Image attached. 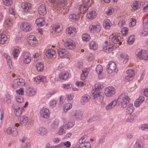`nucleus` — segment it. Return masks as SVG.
I'll return each instance as SVG.
<instances>
[{
    "mask_svg": "<svg viewBox=\"0 0 148 148\" xmlns=\"http://www.w3.org/2000/svg\"><path fill=\"white\" fill-rule=\"evenodd\" d=\"M130 98L129 97L124 93L121 94L117 99L119 103L121 105L123 108L126 107L129 102Z\"/></svg>",
    "mask_w": 148,
    "mask_h": 148,
    "instance_id": "f257e3e1",
    "label": "nucleus"
},
{
    "mask_svg": "<svg viewBox=\"0 0 148 148\" xmlns=\"http://www.w3.org/2000/svg\"><path fill=\"white\" fill-rule=\"evenodd\" d=\"M136 57L140 59L148 60V51L144 50L137 51L136 52Z\"/></svg>",
    "mask_w": 148,
    "mask_h": 148,
    "instance_id": "f03ea898",
    "label": "nucleus"
},
{
    "mask_svg": "<svg viewBox=\"0 0 148 148\" xmlns=\"http://www.w3.org/2000/svg\"><path fill=\"white\" fill-rule=\"evenodd\" d=\"M92 94L93 99L96 100L98 101L101 102L104 99V95L100 91L98 92H96L95 93L94 90L92 91Z\"/></svg>",
    "mask_w": 148,
    "mask_h": 148,
    "instance_id": "7ed1b4c3",
    "label": "nucleus"
},
{
    "mask_svg": "<svg viewBox=\"0 0 148 148\" xmlns=\"http://www.w3.org/2000/svg\"><path fill=\"white\" fill-rule=\"evenodd\" d=\"M25 84V82L23 79L22 78L17 79L13 81L12 87L13 88H16L23 86Z\"/></svg>",
    "mask_w": 148,
    "mask_h": 148,
    "instance_id": "20e7f679",
    "label": "nucleus"
},
{
    "mask_svg": "<svg viewBox=\"0 0 148 148\" xmlns=\"http://www.w3.org/2000/svg\"><path fill=\"white\" fill-rule=\"evenodd\" d=\"M65 47L67 49L73 50L75 48V42L70 39H67L64 44Z\"/></svg>",
    "mask_w": 148,
    "mask_h": 148,
    "instance_id": "39448f33",
    "label": "nucleus"
},
{
    "mask_svg": "<svg viewBox=\"0 0 148 148\" xmlns=\"http://www.w3.org/2000/svg\"><path fill=\"white\" fill-rule=\"evenodd\" d=\"M22 60L25 64H28L31 61L30 54L27 52H23L22 54Z\"/></svg>",
    "mask_w": 148,
    "mask_h": 148,
    "instance_id": "423d86ee",
    "label": "nucleus"
},
{
    "mask_svg": "<svg viewBox=\"0 0 148 148\" xmlns=\"http://www.w3.org/2000/svg\"><path fill=\"white\" fill-rule=\"evenodd\" d=\"M12 107L14 110L15 115L17 116H20L23 111V107L21 108L17 103H14L12 105Z\"/></svg>",
    "mask_w": 148,
    "mask_h": 148,
    "instance_id": "0eeeda50",
    "label": "nucleus"
},
{
    "mask_svg": "<svg viewBox=\"0 0 148 148\" xmlns=\"http://www.w3.org/2000/svg\"><path fill=\"white\" fill-rule=\"evenodd\" d=\"M114 88L112 87H108L106 88L105 90V95L107 97H110L114 95L115 93Z\"/></svg>",
    "mask_w": 148,
    "mask_h": 148,
    "instance_id": "6e6552de",
    "label": "nucleus"
},
{
    "mask_svg": "<svg viewBox=\"0 0 148 148\" xmlns=\"http://www.w3.org/2000/svg\"><path fill=\"white\" fill-rule=\"evenodd\" d=\"M71 115L73 118L81 119L82 117L83 113L79 110H75L72 112Z\"/></svg>",
    "mask_w": 148,
    "mask_h": 148,
    "instance_id": "1a4fd4ad",
    "label": "nucleus"
},
{
    "mask_svg": "<svg viewBox=\"0 0 148 148\" xmlns=\"http://www.w3.org/2000/svg\"><path fill=\"white\" fill-rule=\"evenodd\" d=\"M58 52L59 56L60 58H64L68 57V52L65 49L60 48L58 49Z\"/></svg>",
    "mask_w": 148,
    "mask_h": 148,
    "instance_id": "9d476101",
    "label": "nucleus"
},
{
    "mask_svg": "<svg viewBox=\"0 0 148 148\" xmlns=\"http://www.w3.org/2000/svg\"><path fill=\"white\" fill-rule=\"evenodd\" d=\"M21 29L25 31L28 32L32 30V27L30 24L28 22H25L22 23L21 26Z\"/></svg>",
    "mask_w": 148,
    "mask_h": 148,
    "instance_id": "9b49d317",
    "label": "nucleus"
},
{
    "mask_svg": "<svg viewBox=\"0 0 148 148\" xmlns=\"http://www.w3.org/2000/svg\"><path fill=\"white\" fill-rule=\"evenodd\" d=\"M121 40V38L120 36L114 35L111 38L112 42L114 44H116V46H115L116 48L121 44L122 42L120 41Z\"/></svg>",
    "mask_w": 148,
    "mask_h": 148,
    "instance_id": "f8f14e48",
    "label": "nucleus"
},
{
    "mask_svg": "<svg viewBox=\"0 0 148 148\" xmlns=\"http://www.w3.org/2000/svg\"><path fill=\"white\" fill-rule=\"evenodd\" d=\"M116 67V64L112 61H110L107 66V72L109 73H111L115 71Z\"/></svg>",
    "mask_w": 148,
    "mask_h": 148,
    "instance_id": "ddd939ff",
    "label": "nucleus"
},
{
    "mask_svg": "<svg viewBox=\"0 0 148 148\" xmlns=\"http://www.w3.org/2000/svg\"><path fill=\"white\" fill-rule=\"evenodd\" d=\"M27 41L29 44L32 46H35L37 43L35 36L33 35H30L27 38Z\"/></svg>",
    "mask_w": 148,
    "mask_h": 148,
    "instance_id": "4468645a",
    "label": "nucleus"
},
{
    "mask_svg": "<svg viewBox=\"0 0 148 148\" xmlns=\"http://www.w3.org/2000/svg\"><path fill=\"white\" fill-rule=\"evenodd\" d=\"M41 116L45 119H47L49 117L50 113L48 109L43 108L40 111Z\"/></svg>",
    "mask_w": 148,
    "mask_h": 148,
    "instance_id": "2eb2a0df",
    "label": "nucleus"
},
{
    "mask_svg": "<svg viewBox=\"0 0 148 148\" xmlns=\"http://www.w3.org/2000/svg\"><path fill=\"white\" fill-rule=\"evenodd\" d=\"M7 133L8 134H11L13 136H16L18 134V132L16 129L14 127L11 128L9 127L6 130Z\"/></svg>",
    "mask_w": 148,
    "mask_h": 148,
    "instance_id": "dca6fc26",
    "label": "nucleus"
},
{
    "mask_svg": "<svg viewBox=\"0 0 148 148\" xmlns=\"http://www.w3.org/2000/svg\"><path fill=\"white\" fill-rule=\"evenodd\" d=\"M66 32L71 36H73L76 34V30L75 27H69L66 29Z\"/></svg>",
    "mask_w": 148,
    "mask_h": 148,
    "instance_id": "f3484780",
    "label": "nucleus"
},
{
    "mask_svg": "<svg viewBox=\"0 0 148 148\" xmlns=\"http://www.w3.org/2000/svg\"><path fill=\"white\" fill-rule=\"evenodd\" d=\"M55 53V51L53 49H48L46 51L45 55L47 58H51L53 57Z\"/></svg>",
    "mask_w": 148,
    "mask_h": 148,
    "instance_id": "a211bd4d",
    "label": "nucleus"
},
{
    "mask_svg": "<svg viewBox=\"0 0 148 148\" xmlns=\"http://www.w3.org/2000/svg\"><path fill=\"white\" fill-rule=\"evenodd\" d=\"M101 27L99 25H92L91 27H90V30L91 32H98L100 30Z\"/></svg>",
    "mask_w": 148,
    "mask_h": 148,
    "instance_id": "6ab92c4d",
    "label": "nucleus"
},
{
    "mask_svg": "<svg viewBox=\"0 0 148 148\" xmlns=\"http://www.w3.org/2000/svg\"><path fill=\"white\" fill-rule=\"evenodd\" d=\"M71 144L70 143L69 141H67L65 143H61L59 145L56 146L52 147H51V148H61V147H63L64 146H66L67 147H69L70 146Z\"/></svg>",
    "mask_w": 148,
    "mask_h": 148,
    "instance_id": "aec40b11",
    "label": "nucleus"
},
{
    "mask_svg": "<svg viewBox=\"0 0 148 148\" xmlns=\"http://www.w3.org/2000/svg\"><path fill=\"white\" fill-rule=\"evenodd\" d=\"M28 121V119L25 116L21 117L20 120V123L22 126H25L26 125Z\"/></svg>",
    "mask_w": 148,
    "mask_h": 148,
    "instance_id": "412c9836",
    "label": "nucleus"
},
{
    "mask_svg": "<svg viewBox=\"0 0 148 148\" xmlns=\"http://www.w3.org/2000/svg\"><path fill=\"white\" fill-rule=\"evenodd\" d=\"M112 25L110 21L109 20L105 19L104 20L103 25L105 29H109L110 27Z\"/></svg>",
    "mask_w": 148,
    "mask_h": 148,
    "instance_id": "4be33fe9",
    "label": "nucleus"
},
{
    "mask_svg": "<svg viewBox=\"0 0 148 148\" xmlns=\"http://www.w3.org/2000/svg\"><path fill=\"white\" fill-rule=\"evenodd\" d=\"M36 23V24L39 26H42L45 24V22L44 18L42 17L39 18L37 19Z\"/></svg>",
    "mask_w": 148,
    "mask_h": 148,
    "instance_id": "5701e85b",
    "label": "nucleus"
},
{
    "mask_svg": "<svg viewBox=\"0 0 148 148\" xmlns=\"http://www.w3.org/2000/svg\"><path fill=\"white\" fill-rule=\"evenodd\" d=\"M117 103V101L116 100H113L106 107V110H109L113 108L115 106Z\"/></svg>",
    "mask_w": 148,
    "mask_h": 148,
    "instance_id": "b1692460",
    "label": "nucleus"
},
{
    "mask_svg": "<svg viewBox=\"0 0 148 148\" xmlns=\"http://www.w3.org/2000/svg\"><path fill=\"white\" fill-rule=\"evenodd\" d=\"M96 12L94 10H91L87 15V17L90 19L95 18L96 15Z\"/></svg>",
    "mask_w": 148,
    "mask_h": 148,
    "instance_id": "393cba45",
    "label": "nucleus"
},
{
    "mask_svg": "<svg viewBox=\"0 0 148 148\" xmlns=\"http://www.w3.org/2000/svg\"><path fill=\"white\" fill-rule=\"evenodd\" d=\"M90 97L88 95H85L83 96L81 101L82 104L83 105H84L85 103L88 102L90 100Z\"/></svg>",
    "mask_w": 148,
    "mask_h": 148,
    "instance_id": "a878e982",
    "label": "nucleus"
},
{
    "mask_svg": "<svg viewBox=\"0 0 148 148\" xmlns=\"http://www.w3.org/2000/svg\"><path fill=\"white\" fill-rule=\"evenodd\" d=\"M58 120L56 119L51 123V127L52 129H56L58 127Z\"/></svg>",
    "mask_w": 148,
    "mask_h": 148,
    "instance_id": "bb28decb",
    "label": "nucleus"
},
{
    "mask_svg": "<svg viewBox=\"0 0 148 148\" xmlns=\"http://www.w3.org/2000/svg\"><path fill=\"white\" fill-rule=\"evenodd\" d=\"M113 46L110 45L108 46H104L103 48L104 51L107 53H109L112 51L114 49Z\"/></svg>",
    "mask_w": 148,
    "mask_h": 148,
    "instance_id": "cd10ccee",
    "label": "nucleus"
},
{
    "mask_svg": "<svg viewBox=\"0 0 148 148\" xmlns=\"http://www.w3.org/2000/svg\"><path fill=\"white\" fill-rule=\"evenodd\" d=\"M79 16L78 14H72L69 15V17L70 21L75 22L77 20L78 18H79Z\"/></svg>",
    "mask_w": 148,
    "mask_h": 148,
    "instance_id": "c85d7f7f",
    "label": "nucleus"
},
{
    "mask_svg": "<svg viewBox=\"0 0 148 148\" xmlns=\"http://www.w3.org/2000/svg\"><path fill=\"white\" fill-rule=\"evenodd\" d=\"M47 131V129L43 127H40L37 130L38 133L42 135L46 134Z\"/></svg>",
    "mask_w": 148,
    "mask_h": 148,
    "instance_id": "c756f323",
    "label": "nucleus"
},
{
    "mask_svg": "<svg viewBox=\"0 0 148 148\" xmlns=\"http://www.w3.org/2000/svg\"><path fill=\"white\" fill-rule=\"evenodd\" d=\"M69 75V74L67 72H63L60 74L59 77L60 79L65 80L68 78Z\"/></svg>",
    "mask_w": 148,
    "mask_h": 148,
    "instance_id": "7c9ffc66",
    "label": "nucleus"
},
{
    "mask_svg": "<svg viewBox=\"0 0 148 148\" xmlns=\"http://www.w3.org/2000/svg\"><path fill=\"white\" fill-rule=\"evenodd\" d=\"M140 3L138 1H136L133 3L132 7L134 9H138L140 8Z\"/></svg>",
    "mask_w": 148,
    "mask_h": 148,
    "instance_id": "2f4dec72",
    "label": "nucleus"
},
{
    "mask_svg": "<svg viewBox=\"0 0 148 148\" xmlns=\"http://www.w3.org/2000/svg\"><path fill=\"white\" fill-rule=\"evenodd\" d=\"M21 7L23 9H29L31 8V4L29 3H23L21 4Z\"/></svg>",
    "mask_w": 148,
    "mask_h": 148,
    "instance_id": "473e14b6",
    "label": "nucleus"
},
{
    "mask_svg": "<svg viewBox=\"0 0 148 148\" xmlns=\"http://www.w3.org/2000/svg\"><path fill=\"white\" fill-rule=\"evenodd\" d=\"M120 57L124 59L123 62L124 64H125L129 60V56L127 55L125 53L121 54L120 55Z\"/></svg>",
    "mask_w": 148,
    "mask_h": 148,
    "instance_id": "72a5a7b5",
    "label": "nucleus"
},
{
    "mask_svg": "<svg viewBox=\"0 0 148 148\" xmlns=\"http://www.w3.org/2000/svg\"><path fill=\"white\" fill-rule=\"evenodd\" d=\"M7 36L4 34H0V43L3 44L7 40Z\"/></svg>",
    "mask_w": 148,
    "mask_h": 148,
    "instance_id": "f704fd0d",
    "label": "nucleus"
},
{
    "mask_svg": "<svg viewBox=\"0 0 148 148\" xmlns=\"http://www.w3.org/2000/svg\"><path fill=\"white\" fill-rule=\"evenodd\" d=\"M89 47L90 49L95 50L97 49V45L95 41H92L89 43Z\"/></svg>",
    "mask_w": 148,
    "mask_h": 148,
    "instance_id": "c9c22d12",
    "label": "nucleus"
},
{
    "mask_svg": "<svg viewBox=\"0 0 148 148\" xmlns=\"http://www.w3.org/2000/svg\"><path fill=\"white\" fill-rule=\"evenodd\" d=\"M90 0H84L83 4L82 7V8H88L90 5Z\"/></svg>",
    "mask_w": 148,
    "mask_h": 148,
    "instance_id": "e433bc0d",
    "label": "nucleus"
},
{
    "mask_svg": "<svg viewBox=\"0 0 148 148\" xmlns=\"http://www.w3.org/2000/svg\"><path fill=\"white\" fill-rule=\"evenodd\" d=\"M74 122L69 121L67 124L63 125V126L65 128L67 129L71 128L74 125Z\"/></svg>",
    "mask_w": 148,
    "mask_h": 148,
    "instance_id": "4c0bfd02",
    "label": "nucleus"
},
{
    "mask_svg": "<svg viewBox=\"0 0 148 148\" xmlns=\"http://www.w3.org/2000/svg\"><path fill=\"white\" fill-rule=\"evenodd\" d=\"M72 107V105L71 103H67L66 104L64 107V111L66 112L69 110Z\"/></svg>",
    "mask_w": 148,
    "mask_h": 148,
    "instance_id": "58836bf2",
    "label": "nucleus"
},
{
    "mask_svg": "<svg viewBox=\"0 0 148 148\" xmlns=\"http://www.w3.org/2000/svg\"><path fill=\"white\" fill-rule=\"evenodd\" d=\"M36 66L37 69L38 71H41L43 69L44 66L41 62L37 63L36 64Z\"/></svg>",
    "mask_w": 148,
    "mask_h": 148,
    "instance_id": "ea45409f",
    "label": "nucleus"
},
{
    "mask_svg": "<svg viewBox=\"0 0 148 148\" xmlns=\"http://www.w3.org/2000/svg\"><path fill=\"white\" fill-rule=\"evenodd\" d=\"M87 138V136L86 135L84 136L81 138L79 140V144H85L87 142L86 141V139Z\"/></svg>",
    "mask_w": 148,
    "mask_h": 148,
    "instance_id": "a19ab883",
    "label": "nucleus"
},
{
    "mask_svg": "<svg viewBox=\"0 0 148 148\" xmlns=\"http://www.w3.org/2000/svg\"><path fill=\"white\" fill-rule=\"evenodd\" d=\"M61 28L59 25H56L53 26V29L58 33H59L61 31Z\"/></svg>",
    "mask_w": 148,
    "mask_h": 148,
    "instance_id": "79ce46f5",
    "label": "nucleus"
},
{
    "mask_svg": "<svg viewBox=\"0 0 148 148\" xmlns=\"http://www.w3.org/2000/svg\"><path fill=\"white\" fill-rule=\"evenodd\" d=\"M96 71L98 75L100 74L103 71L102 67L100 65H98L96 68Z\"/></svg>",
    "mask_w": 148,
    "mask_h": 148,
    "instance_id": "37998d69",
    "label": "nucleus"
},
{
    "mask_svg": "<svg viewBox=\"0 0 148 148\" xmlns=\"http://www.w3.org/2000/svg\"><path fill=\"white\" fill-rule=\"evenodd\" d=\"M27 92L29 95L31 96L36 94V91L34 89L29 88L27 90Z\"/></svg>",
    "mask_w": 148,
    "mask_h": 148,
    "instance_id": "c03bdc74",
    "label": "nucleus"
},
{
    "mask_svg": "<svg viewBox=\"0 0 148 148\" xmlns=\"http://www.w3.org/2000/svg\"><path fill=\"white\" fill-rule=\"evenodd\" d=\"M13 18H11L7 19L5 20V22L8 27H11L12 25V21Z\"/></svg>",
    "mask_w": 148,
    "mask_h": 148,
    "instance_id": "a18cd8bd",
    "label": "nucleus"
},
{
    "mask_svg": "<svg viewBox=\"0 0 148 148\" xmlns=\"http://www.w3.org/2000/svg\"><path fill=\"white\" fill-rule=\"evenodd\" d=\"M134 106L132 104H130L129 105L128 107H127V112L128 113L131 114L133 111Z\"/></svg>",
    "mask_w": 148,
    "mask_h": 148,
    "instance_id": "49530a36",
    "label": "nucleus"
},
{
    "mask_svg": "<svg viewBox=\"0 0 148 148\" xmlns=\"http://www.w3.org/2000/svg\"><path fill=\"white\" fill-rule=\"evenodd\" d=\"M20 52L19 49H14L12 51V54L14 58L17 57Z\"/></svg>",
    "mask_w": 148,
    "mask_h": 148,
    "instance_id": "de8ad7c7",
    "label": "nucleus"
},
{
    "mask_svg": "<svg viewBox=\"0 0 148 148\" xmlns=\"http://www.w3.org/2000/svg\"><path fill=\"white\" fill-rule=\"evenodd\" d=\"M82 38L84 41H89L90 39L89 36L87 34H83L82 35Z\"/></svg>",
    "mask_w": 148,
    "mask_h": 148,
    "instance_id": "09e8293b",
    "label": "nucleus"
},
{
    "mask_svg": "<svg viewBox=\"0 0 148 148\" xmlns=\"http://www.w3.org/2000/svg\"><path fill=\"white\" fill-rule=\"evenodd\" d=\"M134 36L133 35H131L129 38L127 42L130 45H131L134 42Z\"/></svg>",
    "mask_w": 148,
    "mask_h": 148,
    "instance_id": "8fccbe9b",
    "label": "nucleus"
},
{
    "mask_svg": "<svg viewBox=\"0 0 148 148\" xmlns=\"http://www.w3.org/2000/svg\"><path fill=\"white\" fill-rule=\"evenodd\" d=\"M103 86L100 84H97L95 85V89L94 90L95 92H98V91H100L99 90L103 88Z\"/></svg>",
    "mask_w": 148,
    "mask_h": 148,
    "instance_id": "3c124183",
    "label": "nucleus"
},
{
    "mask_svg": "<svg viewBox=\"0 0 148 148\" xmlns=\"http://www.w3.org/2000/svg\"><path fill=\"white\" fill-rule=\"evenodd\" d=\"M3 2L4 4L7 6L11 5L12 3V0H3Z\"/></svg>",
    "mask_w": 148,
    "mask_h": 148,
    "instance_id": "603ef678",
    "label": "nucleus"
},
{
    "mask_svg": "<svg viewBox=\"0 0 148 148\" xmlns=\"http://www.w3.org/2000/svg\"><path fill=\"white\" fill-rule=\"evenodd\" d=\"M126 73L127 75L133 77L134 76V72L132 69L128 70L126 71Z\"/></svg>",
    "mask_w": 148,
    "mask_h": 148,
    "instance_id": "864d4df0",
    "label": "nucleus"
},
{
    "mask_svg": "<svg viewBox=\"0 0 148 148\" xmlns=\"http://www.w3.org/2000/svg\"><path fill=\"white\" fill-rule=\"evenodd\" d=\"M63 127V126H61L59 129L58 134L60 135H62L65 133V131Z\"/></svg>",
    "mask_w": 148,
    "mask_h": 148,
    "instance_id": "5fc2aeb1",
    "label": "nucleus"
},
{
    "mask_svg": "<svg viewBox=\"0 0 148 148\" xmlns=\"http://www.w3.org/2000/svg\"><path fill=\"white\" fill-rule=\"evenodd\" d=\"M128 30V29L127 27H124L122 29L121 32L123 36H125L127 35Z\"/></svg>",
    "mask_w": 148,
    "mask_h": 148,
    "instance_id": "6e6d98bb",
    "label": "nucleus"
},
{
    "mask_svg": "<svg viewBox=\"0 0 148 148\" xmlns=\"http://www.w3.org/2000/svg\"><path fill=\"white\" fill-rule=\"evenodd\" d=\"M57 101L55 100H51L50 101L49 103L50 106L52 108H53L55 107Z\"/></svg>",
    "mask_w": 148,
    "mask_h": 148,
    "instance_id": "4d7b16f0",
    "label": "nucleus"
},
{
    "mask_svg": "<svg viewBox=\"0 0 148 148\" xmlns=\"http://www.w3.org/2000/svg\"><path fill=\"white\" fill-rule=\"evenodd\" d=\"M37 79L40 82H45L46 80V78L44 76H38L37 77Z\"/></svg>",
    "mask_w": 148,
    "mask_h": 148,
    "instance_id": "13d9d810",
    "label": "nucleus"
},
{
    "mask_svg": "<svg viewBox=\"0 0 148 148\" xmlns=\"http://www.w3.org/2000/svg\"><path fill=\"white\" fill-rule=\"evenodd\" d=\"M16 100L17 102L21 103L23 102V99L21 96H18L16 97Z\"/></svg>",
    "mask_w": 148,
    "mask_h": 148,
    "instance_id": "bf43d9fd",
    "label": "nucleus"
},
{
    "mask_svg": "<svg viewBox=\"0 0 148 148\" xmlns=\"http://www.w3.org/2000/svg\"><path fill=\"white\" fill-rule=\"evenodd\" d=\"M9 12L10 14L9 17H11V18H14L15 13L14 11V10H9Z\"/></svg>",
    "mask_w": 148,
    "mask_h": 148,
    "instance_id": "052dcab7",
    "label": "nucleus"
},
{
    "mask_svg": "<svg viewBox=\"0 0 148 148\" xmlns=\"http://www.w3.org/2000/svg\"><path fill=\"white\" fill-rule=\"evenodd\" d=\"M140 128L142 130H148V124H143L140 126Z\"/></svg>",
    "mask_w": 148,
    "mask_h": 148,
    "instance_id": "680f3d73",
    "label": "nucleus"
},
{
    "mask_svg": "<svg viewBox=\"0 0 148 148\" xmlns=\"http://www.w3.org/2000/svg\"><path fill=\"white\" fill-rule=\"evenodd\" d=\"M148 34V29L147 28H145L141 32V35L143 36H146Z\"/></svg>",
    "mask_w": 148,
    "mask_h": 148,
    "instance_id": "e2e57ef3",
    "label": "nucleus"
},
{
    "mask_svg": "<svg viewBox=\"0 0 148 148\" xmlns=\"http://www.w3.org/2000/svg\"><path fill=\"white\" fill-rule=\"evenodd\" d=\"M46 10H38V12L39 14L41 15H45L47 13Z\"/></svg>",
    "mask_w": 148,
    "mask_h": 148,
    "instance_id": "0e129e2a",
    "label": "nucleus"
},
{
    "mask_svg": "<svg viewBox=\"0 0 148 148\" xmlns=\"http://www.w3.org/2000/svg\"><path fill=\"white\" fill-rule=\"evenodd\" d=\"M16 91L17 94L22 95L24 94V91L23 89L22 88H21L17 90Z\"/></svg>",
    "mask_w": 148,
    "mask_h": 148,
    "instance_id": "69168bd1",
    "label": "nucleus"
},
{
    "mask_svg": "<svg viewBox=\"0 0 148 148\" xmlns=\"http://www.w3.org/2000/svg\"><path fill=\"white\" fill-rule=\"evenodd\" d=\"M62 87L64 89H68L71 88V85L70 84H63L62 85Z\"/></svg>",
    "mask_w": 148,
    "mask_h": 148,
    "instance_id": "338daca9",
    "label": "nucleus"
},
{
    "mask_svg": "<svg viewBox=\"0 0 148 148\" xmlns=\"http://www.w3.org/2000/svg\"><path fill=\"white\" fill-rule=\"evenodd\" d=\"M134 148H143V147L139 143H136L134 145Z\"/></svg>",
    "mask_w": 148,
    "mask_h": 148,
    "instance_id": "774afa93",
    "label": "nucleus"
}]
</instances>
